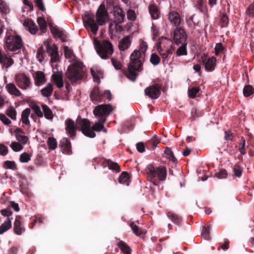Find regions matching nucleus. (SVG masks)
<instances>
[{
  "label": "nucleus",
  "mask_w": 254,
  "mask_h": 254,
  "mask_svg": "<svg viewBox=\"0 0 254 254\" xmlns=\"http://www.w3.org/2000/svg\"><path fill=\"white\" fill-rule=\"evenodd\" d=\"M147 49L146 42L142 41L140 44L139 50H135L131 54L130 63L127 69L124 71L126 76L132 81H135L138 75L137 72L142 70L143 63L140 60L141 53L145 54Z\"/></svg>",
  "instance_id": "nucleus-1"
},
{
  "label": "nucleus",
  "mask_w": 254,
  "mask_h": 254,
  "mask_svg": "<svg viewBox=\"0 0 254 254\" xmlns=\"http://www.w3.org/2000/svg\"><path fill=\"white\" fill-rule=\"evenodd\" d=\"M96 16L97 23L95 21V16L93 14L87 13L82 16V20L85 27L87 29H90L94 34H96L98 30V25H104L106 18L109 16L104 4H100L96 11Z\"/></svg>",
  "instance_id": "nucleus-2"
},
{
  "label": "nucleus",
  "mask_w": 254,
  "mask_h": 254,
  "mask_svg": "<svg viewBox=\"0 0 254 254\" xmlns=\"http://www.w3.org/2000/svg\"><path fill=\"white\" fill-rule=\"evenodd\" d=\"M65 130L70 137H73L76 135V131L78 128L85 136L93 138L96 134L90 129L91 124L87 119L78 118L76 120V125L71 119H67L65 122Z\"/></svg>",
  "instance_id": "nucleus-3"
},
{
  "label": "nucleus",
  "mask_w": 254,
  "mask_h": 254,
  "mask_svg": "<svg viewBox=\"0 0 254 254\" xmlns=\"http://www.w3.org/2000/svg\"><path fill=\"white\" fill-rule=\"evenodd\" d=\"M113 107L111 104H102L95 107L93 110V114L95 116L100 117L98 122L90 127L91 130L99 131L104 128L103 124L107 120V116L109 115L113 111Z\"/></svg>",
  "instance_id": "nucleus-4"
},
{
  "label": "nucleus",
  "mask_w": 254,
  "mask_h": 254,
  "mask_svg": "<svg viewBox=\"0 0 254 254\" xmlns=\"http://www.w3.org/2000/svg\"><path fill=\"white\" fill-rule=\"evenodd\" d=\"M84 66L79 61L74 62L68 66L65 73L66 77L72 83H75L78 80L82 79L85 75L84 69Z\"/></svg>",
  "instance_id": "nucleus-5"
},
{
  "label": "nucleus",
  "mask_w": 254,
  "mask_h": 254,
  "mask_svg": "<svg viewBox=\"0 0 254 254\" xmlns=\"http://www.w3.org/2000/svg\"><path fill=\"white\" fill-rule=\"evenodd\" d=\"M94 44L97 54L103 59H107L114 52L113 46L108 40H104L101 43L94 38Z\"/></svg>",
  "instance_id": "nucleus-6"
},
{
  "label": "nucleus",
  "mask_w": 254,
  "mask_h": 254,
  "mask_svg": "<svg viewBox=\"0 0 254 254\" xmlns=\"http://www.w3.org/2000/svg\"><path fill=\"white\" fill-rule=\"evenodd\" d=\"M146 172L151 179H155L157 176L160 181H163L167 177V170L166 167L159 166L155 168L152 165L149 164L146 168Z\"/></svg>",
  "instance_id": "nucleus-7"
},
{
  "label": "nucleus",
  "mask_w": 254,
  "mask_h": 254,
  "mask_svg": "<svg viewBox=\"0 0 254 254\" xmlns=\"http://www.w3.org/2000/svg\"><path fill=\"white\" fill-rule=\"evenodd\" d=\"M5 44L10 51L17 52L23 47L21 38L19 35H6Z\"/></svg>",
  "instance_id": "nucleus-8"
},
{
  "label": "nucleus",
  "mask_w": 254,
  "mask_h": 254,
  "mask_svg": "<svg viewBox=\"0 0 254 254\" xmlns=\"http://www.w3.org/2000/svg\"><path fill=\"white\" fill-rule=\"evenodd\" d=\"M188 35L185 30L181 27H177L173 32V42L177 45L187 43Z\"/></svg>",
  "instance_id": "nucleus-9"
},
{
  "label": "nucleus",
  "mask_w": 254,
  "mask_h": 254,
  "mask_svg": "<svg viewBox=\"0 0 254 254\" xmlns=\"http://www.w3.org/2000/svg\"><path fill=\"white\" fill-rule=\"evenodd\" d=\"M161 85L155 84L146 87L144 90V93L145 95L150 98L156 99L158 98L161 95Z\"/></svg>",
  "instance_id": "nucleus-10"
},
{
  "label": "nucleus",
  "mask_w": 254,
  "mask_h": 254,
  "mask_svg": "<svg viewBox=\"0 0 254 254\" xmlns=\"http://www.w3.org/2000/svg\"><path fill=\"white\" fill-rule=\"evenodd\" d=\"M44 45L46 47L47 53L51 57V61L52 63H56L59 60L58 47L55 44L51 45L50 42L44 41Z\"/></svg>",
  "instance_id": "nucleus-11"
},
{
  "label": "nucleus",
  "mask_w": 254,
  "mask_h": 254,
  "mask_svg": "<svg viewBox=\"0 0 254 254\" xmlns=\"http://www.w3.org/2000/svg\"><path fill=\"white\" fill-rule=\"evenodd\" d=\"M15 80L17 85L22 89L26 90L31 85L30 78L24 73L16 74Z\"/></svg>",
  "instance_id": "nucleus-12"
},
{
  "label": "nucleus",
  "mask_w": 254,
  "mask_h": 254,
  "mask_svg": "<svg viewBox=\"0 0 254 254\" xmlns=\"http://www.w3.org/2000/svg\"><path fill=\"white\" fill-rule=\"evenodd\" d=\"M48 25L51 32L54 38L58 37L63 42L66 41L67 35L64 30L60 28L57 25H54L52 22H49Z\"/></svg>",
  "instance_id": "nucleus-13"
},
{
  "label": "nucleus",
  "mask_w": 254,
  "mask_h": 254,
  "mask_svg": "<svg viewBox=\"0 0 254 254\" xmlns=\"http://www.w3.org/2000/svg\"><path fill=\"white\" fill-rule=\"evenodd\" d=\"M202 62L205 65V69L208 71H212L216 66V59L214 57L207 59V56L204 54L201 56Z\"/></svg>",
  "instance_id": "nucleus-14"
},
{
  "label": "nucleus",
  "mask_w": 254,
  "mask_h": 254,
  "mask_svg": "<svg viewBox=\"0 0 254 254\" xmlns=\"http://www.w3.org/2000/svg\"><path fill=\"white\" fill-rule=\"evenodd\" d=\"M113 15L115 21L118 24L122 23L125 18V13L119 5L113 6Z\"/></svg>",
  "instance_id": "nucleus-15"
},
{
  "label": "nucleus",
  "mask_w": 254,
  "mask_h": 254,
  "mask_svg": "<svg viewBox=\"0 0 254 254\" xmlns=\"http://www.w3.org/2000/svg\"><path fill=\"white\" fill-rule=\"evenodd\" d=\"M59 147L64 154H70L72 152L71 143L67 138L64 137L60 140Z\"/></svg>",
  "instance_id": "nucleus-16"
},
{
  "label": "nucleus",
  "mask_w": 254,
  "mask_h": 254,
  "mask_svg": "<svg viewBox=\"0 0 254 254\" xmlns=\"http://www.w3.org/2000/svg\"><path fill=\"white\" fill-rule=\"evenodd\" d=\"M20 216H16L14 222L13 230L14 233L18 235H21L25 231Z\"/></svg>",
  "instance_id": "nucleus-17"
},
{
  "label": "nucleus",
  "mask_w": 254,
  "mask_h": 254,
  "mask_svg": "<svg viewBox=\"0 0 254 254\" xmlns=\"http://www.w3.org/2000/svg\"><path fill=\"white\" fill-rule=\"evenodd\" d=\"M103 168L108 167L110 170L114 171L117 173L121 171L120 167L116 162H113L111 159H104L102 163Z\"/></svg>",
  "instance_id": "nucleus-18"
},
{
  "label": "nucleus",
  "mask_w": 254,
  "mask_h": 254,
  "mask_svg": "<svg viewBox=\"0 0 254 254\" xmlns=\"http://www.w3.org/2000/svg\"><path fill=\"white\" fill-rule=\"evenodd\" d=\"M130 45L131 41L130 37L128 36H127L122 38L119 42L118 47L120 50L124 51L128 49Z\"/></svg>",
  "instance_id": "nucleus-19"
},
{
  "label": "nucleus",
  "mask_w": 254,
  "mask_h": 254,
  "mask_svg": "<svg viewBox=\"0 0 254 254\" xmlns=\"http://www.w3.org/2000/svg\"><path fill=\"white\" fill-rule=\"evenodd\" d=\"M35 84L37 86L43 84L46 82L45 75L43 72L37 71L34 76Z\"/></svg>",
  "instance_id": "nucleus-20"
},
{
  "label": "nucleus",
  "mask_w": 254,
  "mask_h": 254,
  "mask_svg": "<svg viewBox=\"0 0 254 254\" xmlns=\"http://www.w3.org/2000/svg\"><path fill=\"white\" fill-rule=\"evenodd\" d=\"M23 25L28 28L29 31L32 34H34L38 30V27L36 23L31 19L24 20Z\"/></svg>",
  "instance_id": "nucleus-21"
},
{
  "label": "nucleus",
  "mask_w": 254,
  "mask_h": 254,
  "mask_svg": "<svg viewBox=\"0 0 254 254\" xmlns=\"http://www.w3.org/2000/svg\"><path fill=\"white\" fill-rule=\"evenodd\" d=\"M169 20L176 26H178L180 24V16L179 14L175 11H172L169 14Z\"/></svg>",
  "instance_id": "nucleus-22"
},
{
  "label": "nucleus",
  "mask_w": 254,
  "mask_h": 254,
  "mask_svg": "<svg viewBox=\"0 0 254 254\" xmlns=\"http://www.w3.org/2000/svg\"><path fill=\"white\" fill-rule=\"evenodd\" d=\"M101 95L102 94H101L100 93L99 88L97 87H95L91 91L90 95V97L93 102H100L102 101Z\"/></svg>",
  "instance_id": "nucleus-23"
},
{
  "label": "nucleus",
  "mask_w": 254,
  "mask_h": 254,
  "mask_svg": "<svg viewBox=\"0 0 254 254\" xmlns=\"http://www.w3.org/2000/svg\"><path fill=\"white\" fill-rule=\"evenodd\" d=\"M53 79L59 88H61L64 86L62 73L60 72L54 73L52 75Z\"/></svg>",
  "instance_id": "nucleus-24"
},
{
  "label": "nucleus",
  "mask_w": 254,
  "mask_h": 254,
  "mask_svg": "<svg viewBox=\"0 0 254 254\" xmlns=\"http://www.w3.org/2000/svg\"><path fill=\"white\" fill-rule=\"evenodd\" d=\"M5 88L7 91L12 95L19 97L21 95L20 91L16 87L13 83H8L5 86Z\"/></svg>",
  "instance_id": "nucleus-25"
},
{
  "label": "nucleus",
  "mask_w": 254,
  "mask_h": 254,
  "mask_svg": "<svg viewBox=\"0 0 254 254\" xmlns=\"http://www.w3.org/2000/svg\"><path fill=\"white\" fill-rule=\"evenodd\" d=\"M220 22L219 25L221 28L226 27L229 24V17L225 12H220L219 14Z\"/></svg>",
  "instance_id": "nucleus-26"
},
{
  "label": "nucleus",
  "mask_w": 254,
  "mask_h": 254,
  "mask_svg": "<svg viewBox=\"0 0 254 254\" xmlns=\"http://www.w3.org/2000/svg\"><path fill=\"white\" fill-rule=\"evenodd\" d=\"M117 245L124 254H131V248L125 242L120 241Z\"/></svg>",
  "instance_id": "nucleus-27"
},
{
  "label": "nucleus",
  "mask_w": 254,
  "mask_h": 254,
  "mask_svg": "<svg viewBox=\"0 0 254 254\" xmlns=\"http://www.w3.org/2000/svg\"><path fill=\"white\" fill-rule=\"evenodd\" d=\"M168 217L175 224L180 225L182 221V217L176 214L171 212L167 213Z\"/></svg>",
  "instance_id": "nucleus-28"
},
{
  "label": "nucleus",
  "mask_w": 254,
  "mask_h": 254,
  "mask_svg": "<svg viewBox=\"0 0 254 254\" xmlns=\"http://www.w3.org/2000/svg\"><path fill=\"white\" fill-rule=\"evenodd\" d=\"M159 142V139L156 136H154L151 139L146 143L145 146L147 149L152 150L156 148Z\"/></svg>",
  "instance_id": "nucleus-29"
},
{
  "label": "nucleus",
  "mask_w": 254,
  "mask_h": 254,
  "mask_svg": "<svg viewBox=\"0 0 254 254\" xmlns=\"http://www.w3.org/2000/svg\"><path fill=\"white\" fill-rule=\"evenodd\" d=\"M130 227L131 228L133 233L137 236H141L144 235L145 233L144 230L139 228L134 222H131L130 223Z\"/></svg>",
  "instance_id": "nucleus-30"
},
{
  "label": "nucleus",
  "mask_w": 254,
  "mask_h": 254,
  "mask_svg": "<svg viewBox=\"0 0 254 254\" xmlns=\"http://www.w3.org/2000/svg\"><path fill=\"white\" fill-rule=\"evenodd\" d=\"M41 107L44 114L45 118L48 120H53V115L50 108L45 104H42Z\"/></svg>",
  "instance_id": "nucleus-31"
},
{
  "label": "nucleus",
  "mask_w": 254,
  "mask_h": 254,
  "mask_svg": "<svg viewBox=\"0 0 254 254\" xmlns=\"http://www.w3.org/2000/svg\"><path fill=\"white\" fill-rule=\"evenodd\" d=\"M11 227V222L9 218L7 219L0 226V234H2L8 230Z\"/></svg>",
  "instance_id": "nucleus-32"
},
{
  "label": "nucleus",
  "mask_w": 254,
  "mask_h": 254,
  "mask_svg": "<svg viewBox=\"0 0 254 254\" xmlns=\"http://www.w3.org/2000/svg\"><path fill=\"white\" fill-rule=\"evenodd\" d=\"M31 110L29 108H26L24 110L21 114V120L23 124L29 125L30 122L29 120V116L30 114Z\"/></svg>",
  "instance_id": "nucleus-33"
},
{
  "label": "nucleus",
  "mask_w": 254,
  "mask_h": 254,
  "mask_svg": "<svg viewBox=\"0 0 254 254\" xmlns=\"http://www.w3.org/2000/svg\"><path fill=\"white\" fill-rule=\"evenodd\" d=\"M53 91V88L52 84L48 83L45 87L41 90V92L43 96L48 97L52 95Z\"/></svg>",
  "instance_id": "nucleus-34"
},
{
  "label": "nucleus",
  "mask_w": 254,
  "mask_h": 254,
  "mask_svg": "<svg viewBox=\"0 0 254 254\" xmlns=\"http://www.w3.org/2000/svg\"><path fill=\"white\" fill-rule=\"evenodd\" d=\"M40 29L43 33H45L47 30V23L43 17H38L37 19Z\"/></svg>",
  "instance_id": "nucleus-35"
},
{
  "label": "nucleus",
  "mask_w": 254,
  "mask_h": 254,
  "mask_svg": "<svg viewBox=\"0 0 254 254\" xmlns=\"http://www.w3.org/2000/svg\"><path fill=\"white\" fill-rule=\"evenodd\" d=\"M149 11L151 17L153 19H157L159 17V10L157 7L154 4H151L149 6Z\"/></svg>",
  "instance_id": "nucleus-36"
},
{
  "label": "nucleus",
  "mask_w": 254,
  "mask_h": 254,
  "mask_svg": "<svg viewBox=\"0 0 254 254\" xmlns=\"http://www.w3.org/2000/svg\"><path fill=\"white\" fill-rule=\"evenodd\" d=\"M243 171V168L240 166L239 163L235 164L233 167V172L234 173V176L240 178L242 176Z\"/></svg>",
  "instance_id": "nucleus-37"
},
{
  "label": "nucleus",
  "mask_w": 254,
  "mask_h": 254,
  "mask_svg": "<svg viewBox=\"0 0 254 254\" xmlns=\"http://www.w3.org/2000/svg\"><path fill=\"white\" fill-rule=\"evenodd\" d=\"M129 175L127 172H123L118 178L120 183L128 185Z\"/></svg>",
  "instance_id": "nucleus-38"
},
{
  "label": "nucleus",
  "mask_w": 254,
  "mask_h": 254,
  "mask_svg": "<svg viewBox=\"0 0 254 254\" xmlns=\"http://www.w3.org/2000/svg\"><path fill=\"white\" fill-rule=\"evenodd\" d=\"M181 46L177 49L176 54L177 56H186L187 55V43L181 44Z\"/></svg>",
  "instance_id": "nucleus-39"
},
{
  "label": "nucleus",
  "mask_w": 254,
  "mask_h": 254,
  "mask_svg": "<svg viewBox=\"0 0 254 254\" xmlns=\"http://www.w3.org/2000/svg\"><path fill=\"white\" fill-rule=\"evenodd\" d=\"M5 114L10 118L12 120H16V111L14 107L10 106L5 112Z\"/></svg>",
  "instance_id": "nucleus-40"
},
{
  "label": "nucleus",
  "mask_w": 254,
  "mask_h": 254,
  "mask_svg": "<svg viewBox=\"0 0 254 254\" xmlns=\"http://www.w3.org/2000/svg\"><path fill=\"white\" fill-rule=\"evenodd\" d=\"M3 167L6 169L12 170H16L17 169L15 162L13 161H5L3 163Z\"/></svg>",
  "instance_id": "nucleus-41"
},
{
  "label": "nucleus",
  "mask_w": 254,
  "mask_h": 254,
  "mask_svg": "<svg viewBox=\"0 0 254 254\" xmlns=\"http://www.w3.org/2000/svg\"><path fill=\"white\" fill-rule=\"evenodd\" d=\"M165 153L166 155V157L171 160L174 163L177 162V159L175 157L174 153L172 150L169 148H166L165 150Z\"/></svg>",
  "instance_id": "nucleus-42"
},
{
  "label": "nucleus",
  "mask_w": 254,
  "mask_h": 254,
  "mask_svg": "<svg viewBox=\"0 0 254 254\" xmlns=\"http://www.w3.org/2000/svg\"><path fill=\"white\" fill-rule=\"evenodd\" d=\"M47 144L49 148L51 150H55L57 147V142L54 137H50L47 140Z\"/></svg>",
  "instance_id": "nucleus-43"
},
{
  "label": "nucleus",
  "mask_w": 254,
  "mask_h": 254,
  "mask_svg": "<svg viewBox=\"0 0 254 254\" xmlns=\"http://www.w3.org/2000/svg\"><path fill=\"white\" fill-rule=\"evenodd\" d=\"M254 92V89L251 85L245 86L243 89V94L245 97H249Z\"/></svg>",
  "instance_id": "nucleus-44"
},
{
  "label": "nucleus",
  "mask_w": 254,
  "mask_h": 254,
  "mask_svg": "<svg viewBox=\"0 0 254 254\" xmlns=\"http://www.w3.org/2000/svg\"><path fill=\"white\" fill-rule=\"evenodd\" d=\"M200 91L199 87H193L188 90V95L190 98L193 99L196 97V94Z\"/></svg>",
  "instance_id": "nucleus-45"
},
{
  "label": "nucleus",
  "mask_w": 254,
  "mask_h": 254,
  "mask_svg": "<svg viewBox=\"0 0 254 254\" xmlns=\"http://www.w3.org/2000/svg\"><path fill=\"white\" fill-rule=\"evenodd\" d=\"M210 225L204 226L202 228L201 235L202 237L206 240H208L210 238Z\"/></svg>",
  "instance_id": "nucleus-46"
},
{
  "label": "nucleus",
  "mask_w": 254,
  "mask_h": 254,
  "mask_svg": "<svg viewBox=\"0 0 254 254\" xmlns=\"http://www.w3.org/2000/svg\"><path fill=\"white\" fill-rule=\"evenodd\" d=\"M160 57L156 54L152 53L151 55L150 62L154 65H158L160 63Z\"/></svg>",
  "instance_id": "nucleus-47"
},
{
  "label": "nucleus",
  "mask_w": 254,
  "mask_h": 254,
  "mask_svg": "<svg viewBox=\"0 0 254 254\" xmlns=\"http://www.w3.org/2000/svg\"><path fill=\"white\" fill-rule=\"evenodd\" d=\"M64 56L66 59L73 60L75 57L72 50L70 49L67 46L64 47Z\"/></svg>",
  "instance_id": "nucleus-48"
},
{
  "label": "nucleus",
  "mask_w": 254,
  "mask_h": 254,
  "mask_svg": "<svg viewBox=\"0 0 254 254\" xmlns=\"http://www.w3.org/2000/svg\"><path fill=\"white\" fill-rule=\"evenodd\" d=\"M228 174L227 171L224 169H221L218 172L215 174L214 176L219 179H225L227 178Z\"/></svg>",
  "instance_id": "nucleus-49"
},
{
  "label": "nucleus",
  "mask_w": 254,
  "mask_h": 254,
  "mask_svg": "<svg viewBox=\"0 0 254 254\" xmlns=\"http://www.w3.org/2000/svg\"><path fill=\"white\" fill-rule=\"evenodd\" d=\"M0 11L3 14H7L9 11L6 3L3 0H0Z\"/></svg>",
  "instance_id": "nucleus-50"
},
{
  "label": "nucleus",
  "mask_w": 254,
  "mask_h": 254,
  "mask_svg": "<svg viewBox=\"0 0 254 254\" xmlns=\"http://www.w3.org/2000/svg\"><path fill=\"white\" fill-rule=\"evenodd\" d=\"M30 107L34 110L36 116L39 118L43 117V112L41 111V109L39 106L34 104V105H31Z\"/></svg>",
  "instance_id": "nucleus-51"
},
{
  "label": "nucleus",
  "mask_w": 254,
  "mask_h": 254,
  "mask_svg": "<svg viewBox=\"0 0 254 254\" xmlns=\"http://www.w3.org/2000/svg\"><path fill=\"white\" fill-rule=\"evenodd\" d=\"M11 149L15 152H18L23 149V146L20 144L19 142H12L10 145Z\"/></svg>",
  "instance_id": "nucleus-52"
},
{
  "label": "nucleus",
  "mask_w": 254,
  "mask_h": 254,
  "mask_svg": "<svg viewBox=\"0 0 254 254\" xmlns=\"http://www.w3.org/2000/svg\"><path fill=\"white\" fill-rule=\"evenodd\" d=\"M15 137L16 140L23 144H26L28 140V137L24 135L15 134Z\"/></svg>",
  "instance_id": "nucleus-53"
},
{
  "label": "nucleus",
  "mask_w": 254,
  "mask_h": 254,
  "mask_svg": "<svg viewBox=\"0 0 254 254\" xmlns=\"http://www.w3.org/2000/svg\"><path fill=\"white\" fill-rule=\"evenodd\" d=\"M31 157L29 154L24 152L22 153L19 157V161L22 163H26L30 160Z\"/></svg>",
  "instance_id": "nucleus-54"
},
{
  "label": "nucleus",
  "mask_w": 254,
  "mask_h": 254,
  "mask_svg": "<svg viewBox=\"0 0 254 254\" xmlns=\"http://www.w3.org/2000/svg\"><path fill=\"white\" fill-rule=\"evenodd\" d=\"M44 51L43 47L42 46L38 49L37 52V58L39 59V61L40 63H41L42 61L44 60Z\"/></svg>",
  "instance_id": "nucleus-55"
},
{
  "label": "nucleus",
  "mask_w": 254,
  "mask_h": 254,
  "mask_svg": "<svg viewBox=\"0 0 254 254\" xmlns=\"http://www.w3.org/2000/svg\"><path fill=\"white\" fill-rule=\"evenodd\" d=\"M101 95L102 101H105L106 99L110 101L112 98V95L110 90H105Z\"/></svg>",
  "instance_id": "nucleus-56"
},
{
  "label": "nucleus",
  "mask_w": 254,
  "mask_h": 254,
  "mask_svg": "<svg viewBox=\"0 0 254 254\" xmlns=\"http://www.w3.org/2000/svg\"><path fill=\"white\" fill-rule=\"evenodd\" d=\"M127 18L130 21H134L136 19V14L134 10L129 9L127 11Z\"/></svg>",
  "instance_id": "nucleus-57"
},
{
  "label": "nucleus",
  "mask_w": 254,
  "mask_h": 254,
  "mask_svg": "<svg viewBox=\"0 0 254 254\" xmlns=\"http://www.w3.org/2000/svg\"><path fill=\"white\" fill-rule=\"evenodd\" d=\"M224 48L222 43H219L216 44L215 47V54L216 56H219V54L223 51Z\"/></svg>",
  "instance_id": "nucleus-58"
},
{
  "label": "nucleus",
  "mask_w": 254,
  "mask_h": 254,
  "mask_svg": "<svg viewBox=\"0 0 254 254\" xmlns=\"http://www.w3.org/2000/svg\"><path fill=\"white\" fill-rule=\"evenodd\" d=\"M0 120L5 125H9L11 122L4 114H0Z\"/></svg>",
  "instance_id": "nucleus-59"
},
{
  "label": "nucleus",
  "mask_w": 254,
  "mask_h": 254,
  "mask_svg": "<svg viewBox=\"0 0 254 254\" xmlns=\"http://www.w3.org/2000/svg\"><path fill=\"white\" fill-rule=\"evenodd\" d=\"M145 146H145L142 142H138L136 144V149L140 153H142L145 151Z\"/></svg>",
  "instance_id": "nucleus-60"
},
{
  "label": "nucleus",
  "mask_w": 254,
  "mask_h": 254,
  "mask_svg": "<svg viewBox=\"0 0 254 254\" xmlns=\"http://www.w3.org/2000/svg\"><path fill=\"white\" fill-rule=\"evenodd\" d=\"M111 62H112V64L113 65V66L116 69H120L121 68L122 64L118 60L112 58L111 59Z\"/></svg>",
  "instance_id": "nucleus-61"
},
{
  "label": "nucleus",
  "mask_w": 254,
  "mask_h": 254,
  "mask_svg": "<svg viewBox=\"0 0 254 254\" xmlns=\"http://www.w3.org/2000/svg\"><path fill=\"white\" fill-rule=\"evenodd\" d=\"M35 2L36 3L37 7L41 11H45L46 9L44 6L43 0H35Z\"/></svg>",
  "instance_id": "nucleus-62"
},
{
  "label": "nucleus",
  "mask_w": 254,
  "mask_h": 254,
  "mask_svg": "<svg viewBox=\"0 0 254 254\" xmlns=\"http://www.w3.org/2000/svg\"><path fill=\"white\" fill-rule=\"evenodd\" d=\"M234 136L231 131L228 130L225 131L224 139L227 141H233Z\"/></svg>",
  "instance_id": "nucleus-63"
},
{
  "label": "nucleus",
  "mask_w": 254,
  "mask_h": 254,
  "mask_svg": "<svg viewBox=\"0 0 254 254\" xmlns=\"http://www.w3.org/2000/svg\"><path fill=\"white\" fill-rule=\"evenodd\" d=\"M14 63V61L10 57H6V59H5V61L4 62L3 65L5 66L6 67H8L11 65H12Z\"/></svg>",
  "instance_id": "nucleus-64"
}]
</instances>
